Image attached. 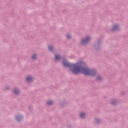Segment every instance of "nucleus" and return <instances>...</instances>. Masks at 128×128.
Returning a JSON list of instances; mask_svg holds the SVG:
<instances>
[{
	"instance_id": "nucleus-1",
	"label": "nucleus",
	"mask_w": 128,
	"mask_h": 128,
	"mask_svg": "<svg viewBox=\"0 0 128 128\" xmlns=\"http://www.w3.org/2000/svg\"><path fill=\"white\" fill-rule=\"evenodd\" d=\"M63 64L64 66H68L70 68V70L74 74H84L85 76H94L96 74V70H90L88 68L82 66V63H77L76 64H70L66 60L63 61Z\"/></svg>"
},
{
	"instance_id": "nucleus-2",
	"label": "nucleus",
	"mask_w": 128,
	"mask_h": 128,
	"mask_svg": "<svg viewBox=\"0 0 128 128\" xmlns=\"http://www.w3.org/2000/svg\"><path fill=\"white\" fill-rule=\"evenodd\" d=\"M90 40V37H86V38L82 40V44H87Z\"/></svg>"
},
{
	"instance_id": "nucleus-3",
	"label": "nucleus",
	"mask_w": 128,
	"mask_h": 128,
	"mask_svg": "<svg viewBox=\"0 0 128 128\" xmlns=\"http://www.w3.org/2000/svg\"><path fill=\"white\" fill-rule=\"evenodd\" d=\"M119 26L118 24L114 25L112 28V30H118Z\"/></svg>"
},
{
	"instance_id": "nucleus-4",
	"label": "nucleus",
	"mask_w": 128,
	"mask_h": 128,
	"mask_svg": "<svg viewBox=\"0 0 128 128\" xmlns=\"http://www.w3.org/2000/svg\"><path fill=\"white\" fill-rule=\"evenodd\" d=\"M33 78L32 76H28L26 78V80L28 82H32V80Z\"/></svg>"
},
{
	"instance_id": "nucleus-5",
	"label": "nucleus",
	"mask_w": 128,
	"mask_h": 128,
	"mask_svg": "<svg viewBox=\"0 0 128 128\" xmlns=\"http://www.w3.org/2000/svg\"><path fill=\"white\" fill-rule=\"evenodd\" d=\"M55 58L56 60H58L60 58V55L56 54L55 56Z\"/></svg>"
},
{
	"instance_id": "nucleus-6",
	"label": "nucleus",
	"mask_w": 128,
	"mask_h": 128,
	"mask_svg": "<svg viewBox=\"0 0 128 128\" xmlns=\"http://www.w3.org/2000/svg\"><path fill=\"white\" fill-rule=\"evenodd\" d=\"M14 92L16 94H18V93L20 92V91L18 89H14Z\"/></svg>"
},
{
	"instance_id": "nucleus-7",
	"label": "nucleus",
	"mask_w": 128,
	"mask_h": 128,
	"mask_svg": "<svg viewBox=\"0 0 128 128\" xmlns=\"http://www.w3.org/2000/svg\"><path fill=\"white\" fill-rule=\"evenodd\" d=\"M48 48H49V50H50L51 52L54 50V47L52 46H49Z\"/></svg>"
},
{
	"instance_id": "nucleus-8",
	"label": "nucleus",
	"mask_w": 128,
	"mask_h": 128,
	"mask_svg": "<svg viewBox=\"0 0 128 128\" xmlns=\"http://www.w3.org/2000/svg\"><path fill=\"white\" fill-rule=\"evenodd\" d=\"M52 100H50L49 102H47V104H48V106L52 105Z\"/></svg>"
},
{
	"instance_id": "nucleus-9",
	"label": "nucleus",
	"mask_w": 128,
	"mask_h": 128,
	"mask_svg": "<svg viewBox=\"0 0 128 128\" xmlns=\"http://www.w3.org/2000/svg\"><path fill=\"white\" fill-rule=\"evenodd\" d=\"M84 116H86L84 113H81L80 114V118H84Z\"/></svg>"
},
{
	"instance_id": "nucleus-10",
	"label": "nucleus",
	"mask_w": 128,
	"mask_h": 128,
	"mask_svg": "<svg viewBox=\"0 0 128 128\" xmlns=\"http://www.w3.org/2000/svg\"><path fill=\"white\" fill-rule=\"evenodd\" d=\"M36 54H34L32 56V60H36Z\"/></svg>"
},
{
	"instance_id": "nucleus-11",
	"label": "nucleus",
	"mask_w": 128,
	"mask_h": 128,
	"mask_svg": "<svg viewBox=\"0 0 128 128\" xmlns=\"http://www.w3.org/2000/svg\"><path fill=\"white\" fill-rule=\"evenodd\" d=\"M18 118L21 119V118H22V116H18V117L16 118V119L17 120H18Z\"/></svg>"
},
{
	"instance_id": "nucleus-12",
	"label": "nucleus",
	"mask_w": 128,
	"mask_h": 128,
	"mask_svg": "<svg viewBox=\"0 0 128 128\" xmlns=\"http://www.w3.org/2000/svg\"><path fill=\"white\" fill-rule=\"evenodd\" d=\"M98 80H102V77L100 76H98L97 78Z\"/></svg>"
},
{
	"instance_id": "nucleus-13",
	"label": "nucleus",
	"mask_w": 128,
	"mask_h": 128,
	"mask_svg": "<svg viewBox=\"0 0 128 128\" xmlns=\"http://www.w3.org/2000/svg\"><path fill=\"white\" fill-rule=\"evenodd\" d=\"M71 36H70V35H68L67 36V38H70Z\"/></svg>"
}]
</instances>
